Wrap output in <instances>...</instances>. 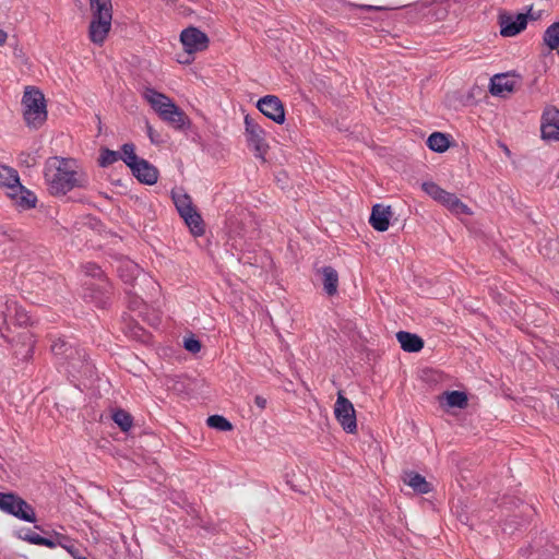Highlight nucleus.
Returning a JSON list of instances; mask_svg holds the SVG:
<instances>
[{
    "mask_svg": "<svg viewBox=\"0 0 559 559\" xmlns=\"http://www.w3.org/2000/svg\"><path fill=\"white\" fill-rule=\"evenodd\" d=\"M44 178L51 195H66L71 190L88 186V176L73 158L52 156L46 159Z\"/></svg>",
    "mask_w": 559,
    "mask_h": 559,
    "instance_id": "f257e3e1",
    "label": "nucleus"
},
{
    "mask_svg": "<svg viewBox=\"0 0 559 559\" xmlns=\"http://www.w3.org/2000/svg\"><path fill=\"white\" fill-rule=\"evenodd\" d=\"M91 21L88 25V38L97 46L106 41L112 23L114 8L111 0H88Z\"/></svg>",
    "mask_w": 559,
    "mask_h": 559,
    "instance_id": "f03ea898",
    "label": "nucleus"
},
{
    "mask_svg": "<svg viewBox=\"0 0 559 559\" xmlns=\"http://www.w3.org/2000/svg\"><path fill=\"white\" fill-rule=\"evenodd\" d=\"M23 117L29 128L38 129L47 120L46 99L35 86H26L23 97Z\"/></svg>",
    "mask_w": 559,
    "mask_h": 559,
    "instance_id": "7ed1b4c3",
    "label": "nucleus"
},
{
    "mask_svg": "<svg viewBox=\"0 0 559 559\" xmlns=\"http://www.w3.org/2000/svg\"><path fill=\"white\" fill-rule=\"evenodd\" d=\"M0 509L25 522H36L33 507L15 493L0 492Z\"/></svg>",
    "mask_w": 559,
    "mask_h": 559,
    "instance_id": "20e7f679",
    "label": "nucleus"
},
{
    "mask_svg": "<svg viewBox=\"0 0 559 559\" xmlns=\"http://www.w3.org/2000/svg\"><path fill=\"white\" fill-rule=\"evenodd\" d=\"M245 129L249 147L253 150L255 157L264 160V156L269 148L265 141L264 130L249 115L245 117Z\"/></svg>",
    "mask_w": 559,
    "mask_h": 559,
    "instance_id": "39448f33",
    "label": "nucleus"
},
{
    "mask_svg": "<svg viewBox=\"0 0 559 559\" xmlns=\"http://www.w3.org/2000/svg\"><path fill=\"white\" fill-rule=\"evenodd\" d=\"M334 415L338 424L347 433L357 431L356 412L353 403L343 395L342 391L337 393L334 405Z\"/></svg>",
    "mask_w": 559,
    "mask_h": 559,
    "instance_id": "423d86ee",
    "label": "nucleus"
},
{
    "mask_svg": "<svg viewBox=\"0 0 559 559\" xmlns=\"http://www.w3.org/2000/svg\"><path fill=\"white\" fill-rule=\"evenodd\" d=\"M72 377L91 378L94 376V365L88 360L84 348L75 346V353H70L69 358L61 364Z\"/></svg>",
    "mask_w": 559,
    "mask_h": 559,
    "instance_id": "0eeeda50",
    "label": "nucleus"
},
{
    "mask_svg": "<svg viewBox=\"0 0 559 559\" xmlns=\"http://www.w3.org/2000/svg\"><path fill=\"white\" fill-rule=\"evenodd\" d=\"M180 41L188 55L203 51L209 46L207 35L193 26L187 27L181 32Z\"/></svg>",
    "mask_w": 559,
    "mask_h": 559,
    "instance_id": "6e6552de",
    "label": "nucleus"
},
{
    "mask_svg": "<svg viewBox=\"0 0 559 559\" xmlns=\"http://www.w3.org/2000/svg\"><path fill=\"white\" fill-rule=\"evenodd\" d=\"M500 34L503 37H512L520 34L527 25V14L519 13L513 15L508 12H501L498 16Z\"/></svg>",
    "mask_w": 559,
    "mask_h": 559,
    "instance_id": "1a4fd4ad",
    "label": "nucleus"
},
{
    "mask_svg": "<svg viewBox=\"0 0 559 559\" xmlns=\"http://www.w3.org/2000/svg\"><path fill=\"white\" fill-rule=\"evenodd\" d=\"M257 107L262 115L282 124L285 121V108L282 100L275 95H266L260 98Z\"/></svg>",
    "mask_w": 559,
    "mask_h": 559,
    "instance_id": "9d476101",
    "label": "nucleus"
},
{
    "mask_svg": "<svg viewBox=\"0 0 559 559\" xmlns=\"http://www.w3.org/2000/svg\"><path fill=\"white\" fill-rule=\"evenodd\" d=\"M540 131L543 139L559 141V109L554 106L545 108Z\"/></svg>",
    "mask_w": 559,
    "mask_h": 559,
    "instance_id": "9b49d317",
    "label": "nucleus"
},
{
    "mask_svg": "<svg viewBox=\"0 0 559 559\" xmlns=\"http://www.w3.org/2000/svg\"><path fill=\"white\" fill-rule=\"evenodd\" d=\"M7 195L12 200L14 205L21 210L34 209L37 203L35 193L23 185L15 186V189L11 192H7Z\"/></svg>",
    "mask_w": 559,
    "mask_h": 559,
    "instance_id": "f8f14e48",
    "label": "nucleus"
},
{
    "mask_svg": "<svg viewBox=\"0 0 559 559\" xmlns=\"http://www.w3.org/2000/svg\"><path fill=\"white\" fill-rule=\"evenodd\" d=\"M130 169L133 176L142 183L152 186L157 182V168L144 158H141L136 164H134V167H131Z\"/></svg>",
    "mask_w": 559,
    "mask_h": 559,
    "instance_id": "ddd939ff",
    "label": "nucleus"
},
{
    "mask_svg": "<svg viewBox=\"0 0 559 559\" xmlns=\"http://www.w3.org/2000/svg\"><path fill=\"white\" fill-rule=\"evenodd\" d=\"M392 215L391 206L374 204L369 217V224L378 231H385L390 226Z\"/></svg>",
    "mask_w": 559,
    "mask_h": 559,
    "instance_id": "4468645a",
    "label": "nucleus"
},
{
    "mask_svg": "<svg viewBox=\"0 0 559 559\" xmlns=\"http://www.w3.org/2000/svg\"><path fill=\"white\" fill-rule=\"evenodd\" d=\"M515 79L507 73L496 74L490 79L489 91L493 96H503L515 88Z\"/></svg>",
    "mask_w": 559,
    "mask_h": 559,
    "instance_id": "2eb2a0df",
    "label": "nucleus"
},
{
    "mask_svg": "<svg viewBox=\"0 0 559 559\" xmlns=\"http://www.w3.org/2000/svg\"><path fill=\"white\" fill-rule=\"evenodd\" d=\"M160 119L169 123L176 129H183L189 124L188 116L175 103L170 105L163 114L159 115Z\"/></svg>",
    "mask_w": 559,
    "mask_h": 559,
    "instance_id": "dca6fc26",
    "label": "nucleus"
},
{
    "mask_svg": "<svg viewBox=\"0 0 559 559\" xmlns=\"http://www.w3.org/2000/svg\"><path fill=\"white\" fill-rule=\"evenodd\" d=\"M143 97L147 100L151 107L159 115L163 110H166L174 102L163 93L155 91L154 88H145Z\"/></svg>",
    "mask_w": 559,
    "mask_h": 559,
    "instance_id": "f3484780",
    "label": "nucleus"
},
{
    "mask_svg": "<svg viewBox=\"0 0 559 559\" xmlns=\"http://www.w3.org/2000/svg\"><path fill=\"white\" fill-rule=\"evenodd\" d=\"M396 338L403 350L408 353H417L424 347V341L416 334L400 331L396 333Z\"/></svg>",
    "mask_w": 559,
    "mask_h": 559,
    "instance_id": "a211bd4d",
    "label": "nucleus"
},
{
    "mask_svg": "<svg viewBox=\"0 0 559 559\" xmlns=\"http://www.w3.org/2000/svg\"><path fill=\"white\" fill-rule=\"evenodd\" d=\"M404 483L407 484L417 493H428L432 490L431 484L420 474L409 471L404 474Z\"/></svg>",
    "mask_w": 559,
    "mask_h": 559,
    "instance_id": "6ab92c4d",
    "label": "nucleus"
},
{
    "mask_svg": "<svg viewBox=\"0 0 559 559\" xmlns=\"http://www.w3.org/2000/svg\"><path fill=\"white\" fill-rule=\"evenodd\" d=\"M15 306V299L8 295H0V334L3 336L8 330V323L11 319L12 308Z\"/></svg>",
    "mask_w": 559,
    "mask_h": 559,
    "instance_id": "aec40b11",
    "label": "nucleus"
},
{
    "mask_svg": "<svg viewBox=\"0 0 559 559\" xmlns=\"http://www.w3.org/2000/svg\"><path fill=\"white\" fill-rule=\"evenodd\" d=\"M439 203L454 214H471L469 207L464 204L454 193L444 191Z\"/></svg>",
    "mask_w": 559,
    "mask_h": 559,
    "instance_id": "412c9836",
    "label": "nucleus"
},
{
    "mask_svg": "<svg viewBox=\"0 0 559 559\" xmlns=\"http://www.w3.org/2000/svg\"><path fill=\"white\" fill-rule=\"evenodd\" d=\"M323 276V287L329 296H333L337 293L338 287V274L332 266H323L320 270Z\"/></svg>",
    "mask_w": 559,
    "mask_h": 559,
    "instance_id": "4be33fe9",
    "label": "nucleus"
},
{
    "mask_svg": "<svg viewBox=\"0 0 559 559\" xmlns=\"http://www.w3.org/2000/svg\"><path fill=\"white\" fill-rule=\"evenodd\" d=\"M19 185H21V182L17 171L12 167L1 165L0 187H4L8 189V192H11L13 189H15V186Z\"/></svg>",
    "mask_w": 559,
    "mask_h": 559,
    "instance_id": "5701e85b",
    "label": "nucleus"
},
{
    "mask_svg": "<svg viewBox=\"0 0 559 559\" xmlns=\"http://www.w3.org/2000/svg\"><path fill=\"white\" fill-rule=\"evenodd\" d=\"M51 352L60 364L69 358L70 353H75V345L64 338H57L51 344Z\"/></svg>",
    "mask_w": 559,
    "mask_h": 559,
    "instance_id": "b1692460",
    "label": "nucleus"
},
{
    "mask_svg": "<svg viewBox=\"0 0 559 559\" xmlns=\"http://www.w3.org/2000/svg\"><path fill=\"white\" fill-rule=\"evenodd\" d=\"M193 236H202L205 231L204 223L197 210L181 216Z\"/></svg>",
    "mask_w": 559,
    "mask_h": 559,
    "instance_id": "393cba45",
    "label": "nucleus"
},
{
    "mask_svg": "<svg viewBox=\"0 0 559 559\" xmlns=\"http://www.w3.org/2000/svg\"><path fill=\"white\" fill-rule=\"evenodd\" d=\"M428 147L438 153H443L449 148V138L441 132H433L427 140Z\"/></svg>",
    "mask_w": 559,
    "mask_h": 559,
    "instance_id": "a878e982",
    "label": "nucleus"
},
{
    "mask_svg": "<svg viewBox=\"0 0 559 559\" xmlns=\"http://www.w3.org/2000/svg\"><path fill=\"white\" fill-rule=\"evenodd\" d=\"M173 199L180 216H183L195 210V207L192 204L191 198L186 193H174Z\"/></svg>",
    "mask_w": 559,
    "mask_h": 559,
    "instance_id": "bb28decb",
    "label": "nucleus"
},
{
    "mask_svg": "<svg viewBox=\"0 0 559 559\" xmlns=\"http://www.w3.org/2000/svg\"><path fill=\"white\" fill-rule=\"evenodd\" d=\"M544 43L550 50L559 47V22L552 23L544 33Z\"/></svg>",
    "mask_w": 559,
    "mask_h": 559,
    "instance_id": "cd10ccee",
    "label": "nucleus"
},
{
    "mask_svg": "<svg viewBox=\"0 0 559 559\" xmlns=\"http://www.w3.org/2000/svg\"><path fill=\"white\" fill-rule=\"evenodd\" d=\"M445 401L450 407L464 408L467 406V395L462 391H450L445 392Z\"/></svg>",
    "mask_w": 559,
    "mask_h": 559,
    "instance_id": "c85d7f7f",
    "label": "nucleus"
},
{
    "mask_svg": "<svg viewBox=\"0 0 559 559\" xmlns=\"http://www.w3.org/2000/svg\"><path fill=\"white\" fill-rule=\"evenodd\" d=\"M120 159H122L129 168L134 167V164L141 159L135 154V146L133 143H124L121 146Z\"/></svg>",
    "mask_w": 559,
    "mask_h": 559,
    "instance_id": "c756f323",
    "label": "nucleus"
},
{
    "mask_svg": "<svg viewBox=\"0 0 559 559\" xmlns=\"http://www.w3.org/2000/svg\"><path fill=\"white\" fill-rule=\"evenodd\" d=\"M112 420L123 432L130 430L133 424L132 416L124 409H117L112 414Z\"/></svg>",
    "mask_w": 559,
    "mask_h": 559,
    "instance_id": "7c9ffc66",
    "label": "nucleus"
},
{
    "mask_svg": "<svg viewBox=\"0 0 559 559\" xmlns=\"http://www.w3.org/2000/svg\"><path fill=\"white\" fill-rule=\"evenodd\" d=\"M530 559H559V548L555 545H546L540 549L531 551Z\"/></svg>",
    "mask_w": 559,
    "mask_h": 559,
    "instance_id": "2f4dec72",
    "label": "nucleus"
},
{
    "mask_svg": "<svg viewBox=\"0 0 559 559\" xmlns=\"http://www.w3.org/2000/svg\"><path fill=\"white\" fill-rule=\"evenodd\" d=\"M19 326H26L31 322V317L28 312L21 306H19L15 300V306L12 308L11 319Z\"/></svg>",
    "mask_w": 559,
    "mask_h": 559,
    "instance_id": "473e14b6",
    "label": "nucleus"
},
{
    "mask_svg": "<svg viewBox=\"0 0 559 559\" xmlns=\"http://www.w3.org/2000/svg\"><path fill=\"white\" fill-rule=\"evenodd\" d=\"M84 273L93 278H98L102 282L100 288L106 289L107 281L103 270L95 263L88 262L83 265Z\"/></svg>",
    "mask_w": 559,
    "mask_h": 559,
    "instance_id": "72a5a7b5",
    "label": "nucleus"
},
{
    "mask_svg": "<svg viewBox=\"0 0 559 559\" xmlns=\"http://www.w3.org/2000/svg\"><path fill=\"white\" fill-rule=\"evenodd\" d=\"M207 426L219 431H229L233 429V425L224 416L212 415L206 420Z\"/></svg>",
    "mask_w": 559,
    "mask_h": 559,
    "instance_id": "f704fd0d",
    "label": "nucleus"
},
{
    "mask_svg": "<svg viewBox=\"0 0 559 559\" xmlns=\"http://www.w3.org/2000/svg\"><path fill=\"white\" fill-rule=\"evenodd\" d=\"M120 159V153L117 151H111L109 148H102L98 163L102 167H107L112 165L114 163Z\"/></svg>",
    "mask_w": 559,
    "mask_h": 559,
    "instance_id": "c9c22d12",
    "label": "nucleus"
},
{
    "mask_svg": "<svg viewBox=\"0 0 559 559\" xmlns=\"http://www.w3.org/2000/svg\"><path fill=\"white\" fill-rule=\"evenodd\" d=\"M423 190L431 197L435 201L439 202L443 192L445 191L439 187L436 182L427 181L421 185Z\"/></svg>",
    "mask_w": 559,
    "mask_h": 559,
    "instance_id": "e433bc0d",
    "label": "nucleus"
},
{
    "mask_svg": "<svg viewBox=\"0 0 559 559\" xmlns=\"http://www.w3.org/2000/svg\"><path fill=\"white\" fill-rule=\"evenodd\" d=\"M183 346L188 352L193 353V354L200 352V349H201L200 341L194 337L186 338L183 342Z\"/></svg>",
    "mask_w": 559,
    "mask_h": 559,
    "instance_id": "4c0bfd02",
    "label": "nucleus"
},
{
    "mask_svg": "<svg viewBox=\"0 0 559 559\" xmlns=\"http://www.w3.org/2000/svg\"><path fill=\"white\" fill-rule=\"evenodd\" d=\"M40 537H41L40 535H38L29 530H27L24 535L20 534L21 539L28 542L29 544H33V545H38Z\"/></svg>",
    "mask_w": 559,
    "mask_h": 559,
    "instance_id": "58836bf2",
    "label": "nucleus"
},
{
    "mask_svg": "<svg viewBox=\"0 0 559 559\" xmlns=\"http://www.w3.org/2000/svg\"><path fill=\"white\" fill-rule=\"evenodd\" d=\"M39 546H46L48 548H55L57 545H61L60 542H56L51 538H46V537H40V540H39Z\"/></svg>",
    "mask_w": 559,
    "mask_h": 559,
    "instance_id": "ea45409f",
    "label": "nucleus"
},
{
    "mask_svg": "<svg viewBox=\"0 0 559 559\" xmlns=\"http://www.w3.org/2000/svg\"><path fill=\"white\" fill-rule=\"evenodd\" d=\"M266 399L261 396V395H257L254 397V404L260 408V409H264L266 407Z\"/></svg>",
    "mask_w": 559,
    "mask_h": 559,
    "instance_id": "a19ab883",
    "label": "nucleus"
},
{
    "mask_svg": "<svg viewBox=\"0 0 559 559\" xmlns=\"http://www.w3.org/2000/svg\"><path fill=\"white\" fill-rule=\"evenodd\" d=\"M8 39V33L3 29H0V46L4 45Z\"/></svg>",
    "mask_w": 559,
    "mask_h": 559,
    "instance_id": "79ce46f5",
    "label": "nucleus"
},
{
    "mask_svg": "<svg viewBox=\"0 0 559 559\" xmlns=\"http://www.w3.org/2000/svg\"><path fill=\"white\" fill-rule=\"evenodd\" d=\"M147 133H148V136H150L151 141L155 142L154 133H153V128L150 124H147Z\"/></svg>",
    "mask_w": 559,
    "mask_h": 559,
    "instance_id": "37998d69",
    "label": "nucleus"
},
{
    "mask_svg": "<svg viewBox=\"0 0 559 559\" xmlns=\"http://www.w3.org/2000/svg\"><path fill=\"white\" fill-rule=\"evenodd\" d=\"M556 400H557V405H558V408H559V395L556 396Z\"/></svg>",
    "mask_w": 559,
    "mask_h": 559,
    "instance_id": "c03bdc74",
    "label": "nucleus"
},
{
    "mask_svg": "<svg viewBox=\"0 0 559 559\" xmlns=\"http://www.w3.org/2000/svg\"><path fill=\"white\" fill-rule=\"evenodd\" d=\"M183 63H189L190 62V59H187L185 61H182Z\"/></svg>",
    "mask_w": 559,
    "mask_h": 559,
    "instance_id": "a18cd8bd",
    "label": "nucleus"
},
{
    "mask_svg": "<svg viewBox=\"0 0 559 559\" xmlns=\"http://www.w3.org/2000/svg\"><path fill=\"white\" fill-rule=\"evenodd\" d=\"M76 559H86L85 557H78Z\"/></svg>",
    "mask_w": 559,
    "mask_h": 559,
    "instance_id": "49530a36",
    "label": "nucleus"
}]
</instances>
